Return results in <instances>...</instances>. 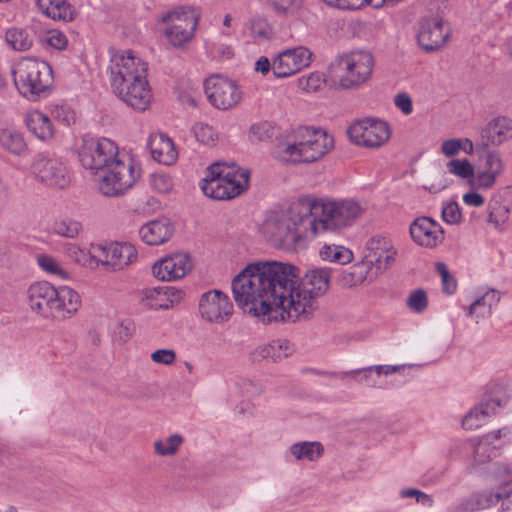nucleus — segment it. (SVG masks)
Here are the masks:
<instances>
[{
  "label": "nucleus",
  "mask_w": 512,
  "mask_h": 512,
  "mask_svg": "<svg viewBox=\"0 0 512 512\" xmlns=\"http://www.w3.org/2000/svg\"><path fill=\"white\" fill-rule=\"evenodd\" d=\"M239 308L262 322L296 321L317 308L323 290H233Z\"/></svg>",
  "instance_id": "f257e3e1"
},
{
  "label": "nucleus",
  "mask_w": 512,
  "mask_h": 512,
  "mask_svg": "<svg viewBox=\"0 0 512 512\" xmlns=\"http://www.w3.org/2000/svg\"><path fill=\"white\" fill-rule=\"evenodd\" d=\"M300 269L275 260L248 263L231 281V288H300Z\"/></svg>",
  "instance_id": "f03ea898"
},
{
  "label": "nucleus",
  "mask_w": 512,
  "mask_h": 512,
  "mask_svg": "<svg viewBox=\"0 0 512 512\" xmlns=\"http://www.w3.org/2000/svg\"><path fill=\"white\" fill-rule=\"evenodd\" d=\"M305 198L294 203L287 215L268 218L263 226L264 233L276 245L298 244L316 237V228L311 221Z\"/></svg>",
  "instance_id": "7ed1b4c3"
},
{
  "label": "nucleus",
  "mask_w": 512,
  "mask_h": 512,
  "mask_svg": "<svg viewBox=\"0 0 512 512\" xmlns=\"http://www.w3.org/2000/svg\"><path fill=\"white\" fill-rule=\"evenodd\" d=\"M250 171L235 163L215 162L207 167L202 180L203 193L214 200H231L249 187Z\"/></svg>",
  "instance_id": "20e7f679"
},
{
  "label": "nucleus",
  "mask_w": 512,
  "mask_h": 512,
  "mask_svg": "<svg viewBox=\"0 0 512 512\" xmlns=\"http://www.w3.org/2000/svg\"><path fill=\"white\" fill-rule=\"evenodd\" d=\"M316 236L325 231H337L351 226L360 218L365 208L353 199L331 201L305 198Z\"/></svg>",
  "instance_id": "39448f33"
},
{
  "label": "nucleus",
  "mask_w": 512,
  "mask_h": 512,
  "mask_svg": "<svg viewBox=\"0 0 512 512\" xmlns=\"http://www.w3.org/2000/svg\"><path fill=\"white\" fill-rule=\"evenodd\" d=\"M374 66L371 52L356 50L335 57L329 65V75L340 89H358L370 80Z\"/></svg>",
  "instance_id": "423d86ee"
},
{
  "label": "nucleus",
  "mask_w": 512,
  "mask_h": 512,
  "mask_svg": "<svg viewBox=\"0 0 512 512\" xmlns=\"http://www.w3.org/2000/svg\"><path fill=\"white\" fill-rule=\"evenodd\" d=\"M334 147V139L325 130L313 127H299L295 140L281 153L283 161L291 163L316 162Z\"/></svg>",
  "instance_id": "0eeeda50"
},
{
  "label": "nucleus",
  "mask_w": 512,
  "mask_h": 512,
  "mask_svg": "<svg viewBox=\"0 0 512 512\" xmlns=\"http://www.w3.org/2000/svg\"><path fill=\"white\" fill-rule=\"evenodd\" d=\"M12 73L17 90L29 100H37L52 85V69L46 61L22 58L16 63Z\"/></svg>",
  "instance_id": "6e6552de"
},
{
  "label": "nucleus",
  "mask_w": 512,
  "mask_h": 512,
  "mask_svg": "<svg viewBox=\"0 0 512 512\" xmlns=\"http://www.w3.org/2000/svg\"><path fill=\"white\" fill-rule=\"evenodd\" d=\"M31 309L45 318H70L81 306L77 290H29Z\"/></svg>",
  "instance_id": "1a4fd4ad"
},
{
  "label": "nucleus",
  "mask_w": 512,
  "mask_h": 512,
  "mask_svg": "<svg viewBox=\"0 0 512 512\" xmlns=\"http://www.w3.org/2000/svg\"><path fill=\"white\" fill-rule=\"evenodd\" d=\"M139 178L140 168L133 159L119 155L103 170L98 187L105 196H119L133 187Z\"/></svg>",
  "instance_id": "9d476101"
},
{
  "label": "nucleus",
  "mask_w": 512,
  "mask_h": 512,
  "mask_svg": "<svg viewBox=\"0 0 512 512\" xmlns=\"http://www.w3.org/2000/svg\"><path fill=\"white\" fill-rule=\"evenodd\" d=\"M30 172L38 183L50 188L64 189L71 182L66 165L48 152H39L33 156Z\"/></svg>",
  "instance_id": "9b49d317"
},
{
  "label": "nucleus",
  "mask_w": 512,
  "mask_h": 512,
  "mask_svg": "<svg viewBox=\"0 0 512 512\" xmlns=\"http://www.w3.org/2000/svg\"><path fill=\"white\" fill-rule=\"evenodd\" d=\"M200 14L192 7L175 8L161 17L166 24L165 36L169 42L180 47L192 40L198 26Z\"/></svg>",
  "instance_id": "f8f14e48"
},
{
  "label": "nucleus",
  "mask_w": 512,
  "mask_h": 512,
  "mask_svg": "<svg viewBox=\"0 0 512 512\" xmlns=\"http://www.w3.org/2000/svg\"><path fill=\"white\" fill-rule=\"evenodd\" d=\"M108 72L113 90L147 75L148 65L131 50H110Z\"/></svg>",
  "instance_id": "ddd939ff"
},
{
  "label": "nucleus",
  "mask_w": 512,
  "mask_h": 512,
  "mask_svg": "<svg viewBox=\"0 0 512 512\" xmlns=\"http://www.w3.org/2000/svg\"><path fill=\"white\" fill-rule=\"evenodd\" d=\"M78 155L85 169L103 171L119 156V151L117 145L108 138L85 137Z\"/></svg>",
  "instance_id": "4468645a"
},
{
  "label": "nucleus",
  "mask_w": 512,
  "mask_h": 512,
  "mask_svg": "<svg viewBox=\"0 0 512 512\" xmlns=\"http://www.w3.org/2000/svg\"><path fill=\"white\" fill-rule=\"evenodd\" d=\"M209 103L218 110H229L242 100L243 91L239 83L222 75H212L204 82Z\"/></svg>",
  "instance_id": "2eb2a0df"
},
{
  "label": "nucleus",
  "mask_w": 512,
  "mask_h": 512,
  "mask_svg": "<svg viewBox=\"0 0 512 512\" xmlns=\"http://www.w3.org/2000/svg\"><path fill=\"white\" fill-rule=\"evenodd\" d=\"M347 134L354 144L376 149L388 142L391 130L387 122L368 117L355 121L348 128Z\"/></svg>",
  "instance_id": "dca6fc26"
},
{
  "label": "nucleus",
  "mask_w": 512,
  "mask_h": 512,
  "mask_svg": "<svg viewBox=\"0 0 512 512\" xmlns=\"http://www.w3.org/2000/svg\"><path fill=\"white\" fill-rule=\"evenodd\" d=\"M477 156L475 177L472 180V189L489 190L505 170V162L500 151L494 149H481Z\"/></svg>",
  "instance_id": "f3484780"
},
{
  "label": "nucleus",
  "mask_w": 512,
  "mask_h": 512,
  "mask_svg": "<svg viewBox=\"0 0 512 512\" xmlns=\"http://www.w3.org/2000/svg\"><path fill=\"white\" fill-rule=\"evenodd\" d=\"M200 318L208 324H224L233 314V303L223 290H207L198 302Z\"/></svg>",
  "instance_id": "a211bd4d"
},
{
  "label": "nucleus",
  "mask_w": 512,
  "mask_h": 512,
  "mask_svg": "<svg viewBox=\"0 0 512 512\" xmlns=\"http://www.w3.org/2000/svg\"><path fill=\"white\" fill-rule=\"evenodd\" d=\"M94 254L98 257V266H106L114 271L124 269L138 258L135 246L128 242L96 244Z\"/></svg>",
  "instance_id": "6ab92c4d"
},
{
  "label": "nucleus",
  "mask_w": 512,
  "mask_h": 512,
  "mask_svg": "<svg viewBox=\"0 0 512 512\" xmlns=\"http://www.w3.org/2000/svg\"><path fill=\"white\" fill-rule=\"evenodd\" d=\"M312 57L313 53L304 46L286 49L273 59L272 73L277 78L292 76L308 67Z\"/></svg>",
  "instance_id": "aec40b11"
},
{
  "label": "nucleus",
  "mask_w": 512,
  "mask_h": 512,
  "mask_svg": "<svg viewBox=\"0 0 512 512\" xmlns=\"http://www.w3.org/2000/svg\"><path fill=\"white\" fill-rule=\"evenodd\" d=\"M451 35L449 25L440 17H430L420 22L417 40L426 52L443 48Z\"/></svg>",
  "instance_id": "412c9836"
},
{
  "label": "nucleus",
  "mask_w": 512,
  "mask_h": 512,
  "mask_svg": "<svg viewBox=\"0 0 512 512\" xmlns=\"http://www.w3.org/2000/svg\"><path fill=\"white\" fill-rule=\"evenodd\" d=\"M113 91L125 104L139 112L147 110L152 101L147 75L136 77Z\"/></svg>",
  "instance_id": "4be33fe9"
},
{
  "label": "nucleus",
  "mask_w": 512,
  "mask_h": 512,
  "mask_svg": "<svg viewBox=\"0 0 512 512\" xmlns=\"http://www.w3.org/2000/svg\"><path fill=\"white\" fill-rule=\"evenodd\" d=\"M191 269L190 256L185 253H176L155 262L152 266V274L160 281L173 282L185 277Z\"/></svg>",
  "instance_id": "5701e85b"
},
{
  "label": "nucleus",
  "mask_w": 512,
  "mask_h": 512,
  "mask_svg": "<svg viewBox=\"0 0 512 512\" xmlns=\"http://www.w3.org/2000/svg\"><path fill=\"white\" fill-rule=\"evenodd\" d=\"M409 231L412 240L417 245L426 248L437 247L445 238L442 226L434 219L426 216L416 218L410 224Z\"/></svg>",
  "instance_id": "b1692460"
},
{
  "label": "nucleus",
  "mask_w": 512,
  "mask_h": 512,
  "mask_svg": "<svg viewBox=\"0 0 512 512\" xmlns=\"http://www.w3.org/2000/svg\"><path fill=\"white\" fill-rule=\"evenodd\" d=\"M512 138V119L499 116L490 120L480 130L477 149L498 147Z\"/></svg>",
  "instance_id": "393cba45"
},
{
  "label": "nucleus",
  "mask_w": 512,
  "mask_h": 512,
  "mask_svg": "<svg viewBox=\"0 0 512 512\" xmlns=\"http://www.w3.org/2000/svg\"><path fill=\"white\" fill-rule=\"evenodd\" d=\"M368 254L365 260L371 261V265L379 272L386 270L395 262L396 250L390 239L383 236H374L367 242Z\"/></svg>",
  "instance_id": "a878e982"
},
{
  "label": "nucleus",
  "mask_w": 512,
  "mask_h": 512,
  "mask_svg": "<svg viewBox=\"0 0 512 512\" xmlns=\"http://www.w3.org/2000/svg\"><path fill=\"white\" fill-rule=\"evenodd\" d=\"M184 296V290H141L139 298L149 309H169L179 304Z\"/></svg>",
  "instance_id": "bb28decb"
},
{
  "label": "nucleus",
  "mask_w": 512,
  "mask_h": 512,
  "mask_svg": "<svg viewBox=\"0 0 512 512\" xmlns=\"http://www.w3.org/2000/svg\"><path fill=\"white\" fill-rule=\"evenodd\" d=\"M151 155L155 161L164 165H172L178 158L174 142L166 134H152L148 141Z\"/></svg>",
  "instance_id": "cd10ccee"
},
{
  "label": "nucleus",
  "mask_w": 512,
  "mask_h": 512,
  "mask_svg": "<svg viewBox=\"0 0 512 512\" xmlns=\"http://www.w3.org/2000/svg\"><path fill=\"white\" fill-rule=\"evenodd\" d=\"M174 228L168 219H158L143 225L139 230L141 239L148 245H160L173 235Z\"/></svg>",
  "instance_id": "c85d7f7f"
},
{
  "label": "nucleus",
  "mask_w": 512,
  "mask_h": 512,
  "mask_svg": "<svg viewBox=\"0 0 512 512\" xmlns=\"http://www.w3.org/2000/svg\"><path fill=\"white\" fill-rule=\"evenodd\" d=\"M498 403L489 399L475 405L463 418L462 427L466 430H476L488 422L495 413Z\"/></svg>",
  "instance_id": "c756f323"
},
{
  "label": "nucleus",
  "mask_w": 512,
  "mask_h": 512,
  "mask_svg": "<svg viewBox=\"0 0 512 512\" xmlns=\"http://www.w3.org/2000/svg\"><path fill=\"white\" fill-rule=\"evenodd\" d=\"M380 272L371 265V261L363 259L355 263L349 268V271L344 274V282L346 285L360 286L369 285L371 281L378 276Z\"/></svg>",
  "instance_id": "7c9ffc66"
},
{
  "label": "nucleus",
  "mask_w": 512,
  "mask_h": 512,
  "mask_svg": "<svg viewBox=\"0 0 512 512\" xmlns=\"http://www.w3.org/2000/svg\"><path fill=\"white\" fill-rule=\"evenodd\" d=\"M28 130L41 141H48L54 136V127L50 118L39 110H33L26 115Z\"/></svg>",
  "instance_id": "2f4dec72"
},
{
  "label": "nucleus",
  "mask_w": 512,
  "mask_h": 512,
  "mask_svg": "<svg viewBox=\"0 0 512 512\" xmlns=\"http://www.w3.org/2000/svg\"><path fill=\"white\" fill-rule=\"evenodd\" d=\"M0 146L6 152L19 157L25 156L28 151L23 133L12 128L0 130Z\"/></svg>",
  "instance_id": "473e14b6"
},
{
  "label": "nucleus",
  "mask_w": 512,
  "mask_h": 512,
  "mask_svg": "<svg viewBox=\"0 0 512 512\" xmlns=\"http://www.w3.org/2000/svg\"><path fill=\"white\" fill-rule=\"evenodd\" d=\"M44 15L53 20L72 21L74 9L67 0H36Z\"/></svg>",
  "instance_id": "72a5a7b5"
},
{
  "label": "nucleus",
  "mask_w": 512,
  "mask_h": 512,
  "mask_svg": "<svg viewBox=\"0 0 512 512\" xmlns=\"http://www.w3.org/2000/svg\"><path fill=\"white\" fill-rule=\"evenodd\" d=\"M499 301L497 290H486L481 296H477L469 307L468 314L476 321L490 314L493 304Z\"/></svg>",
  "instance_id": "f704fd0d"
},
{
  "label": "nucleus",
  "mask_w": 512,
  "mask_h": 512,
  "mask_svg": "<svg viewBox=\"0 0 512 512\" xmlns=\"http://www.w3.org/2000/svg\"><path fill=\"white\" fill-rule=\"evenodd\" d=\"M135 324L130 319H114L108 324V333L113 343L123 345L127 343L135 333Z\"/></svg>",
  "instance_id": "c9c22d12"
},
{
  "label": "nucleus",
  "mask_w": 512,
  "mask_h": 512,
  "mask_svg": "<svg viewBox=\"0 0 512 512\" xmlns=\"http://www.w3.org/2000/svg\"><path fill=\"white\" fill-rule=\"evenodd\" d=\"M184 443V437L178 433L158 438L153 442V452L158 457H174Z\"/></svg>",
  "instance_id": "e433bc0d"
},
{
  "label": "nucleus",
  "mask_w": 512,
  "mask_h": 512,
  "mask_svg": "<svg viewBox=\"0 0 512 512\" xmlns=\"http://www.w3.org/2000/svg\"><path fill=\"white\" fill-rule=\"evenodd\" d=\"M290 453L296 460L316 461L324 453V447L320 442H298L290 447Z\"/></svg>",
  "instance_id": "4c0bfd02"
},
{
  "label": "nucleus",
  "mask_w": 512,
  "mask_h": 512,
  "mask_svg": "<svg viewBox=\"0 0 512 512\" xmlns=\"http://www.w3.org/2000/svg\"><path fill=\"white\" fill-rule=\"evenodd\" d=\"M92 244L89 250H84L75 244H67L65 246L66 255L74 262L90 268L98 267V257L94 254V246Z\"/></svg>",
  "instance_id": "58836bf2"
},
{
  "label": "nucleus",
  "mask_w": 512,
  "mask_h": 512,
  "mask_svg": "<svg viewBox=\"0 0 512 512\" xmlns=\"http://www.w3.org/2000/svg\"><path fill=\"white\" fill-rule=\"evenodd\" d=\"M258 351L261 357L278 361L289 356L293 348L288 340L278 339L260 347Z\"/></svg>",
  "instance_id": "ea45409f"
},
{
  "label": "nucleus",
  "mask_w": 512,
  "mask_h": 512,
  "mask_svg": "<svg viewBox=\"0 0 512 512\" xmlns=\"http://www.w3.org/2000/svg\"><path fill=\"white\" fill-rule=\"evenodd\" d=\"M446 170L449 174L467 180L472 188V180L475 177V166L467 159H451L446 163Z\"/></svg>",
  "instance_id": "a19ab883"
},
{
  "label": "nucleus",
  "mask_w": 512,
  "mask_h": 512,
  "mask_svg": "<svg viewBox=\"0 0 512 512\" xmlns=\"http://www.w3.org/2000/svg\"><path fill=\"white\" fill-rule=\"evenodd\" d=\"M6 43L15 51H27L33 44V39L24 28H10L5 33Z\"/></svg>",
  "instance_id": "79ce46f5"
},
{
  "label": "nucleus",
  "mask_w": 512,
  "mask_h": 512,
  "mask_svg": "<svg viewBox=\"0 0 512 512\" xmlns=\"http://www.w3.org/2000/svg\"><path fill=\"white\" fill-rule=\"evenodd\" d=\"M303 286H312L313 288H327L331 281V272L327 268H315L308 270L300 278Z\"/></svg>",
  "instance_id": "37998d69"
},
{
  "label": "nucleus",
  "mask_w": 512,
  "mask_h": 512,
  "mask_svg": "<svg viewBox=\"0 0 512 512\" xmlns=\"http://www.w3.org/2000/svg\"><path fill=\"white\" fill-rule=\"evenodd\" d=\"M320 256L325 261L336 262L340 264H347L351 262L353 256L352 252L342 246H324L320 250Z\"/></svg>",
  "instance_id": "c03bdc74"
},
{
  "label": "nucleus",
  "mask_w": 512,
  "mask_h": 512,
  "mask_svg": "<svg viewBox=\"0 0 512 512\" xmlns=\"http://www.w3.org/2000/svg\"><path fill=\"white\" fill-rule=\"evenodd\" d=\"M38 266L46 273L57 276L60 279H68L69 273L62 268L59 262L47 254H38L36 256Z\"/></svg>",
  "instance_id": "a18cd8bd"
},
{
  "label": "nucleus",
  "mask_w": 512,
  "mask_h": 512,
  "mask_svg": "<svg viewBox=\"0 0 512 512\" xmlns=\"http://www.w3.org/2000/svg\"><path fill=\"white\" fill-rule=\"evenodd\" d=\"M326 83L322 72H312L297 79V86L308 93L320 91Z\"/></svg>",
  "instance_id": "49530a36"
},
{
  "label": "nucleus",
  "mask_w": 512,
  "mask_h": 512,
  "mask_svg": "<svg viewBox=\"0 0 512 512\" xmlns=\"http://www.w3.org/2000/svg\"><path fill=\"white\" fill-rule=\"evenodd\" d=\"M192 132L196 140L201 144L213 146L218 141L217 131L207 123H195L192 127Z\"/></svg>",
  "instance_id": "de8ad7c7"
},
{
  "label": "nucleus",
  "mask_w": 512,
  "mask_h": 512,
  "mask_svg": "<svg viewBox=\"0 0 512 512\" xmlns=\"http://www.w3.org/2000/svg\"><path fill=\"white\" fill-rule=\"evenodd\" d=\"M509 209L499 201H490L488 204V222L499 227L508 220Z\"/></svg>",
  "instance_id": "09e8293b"
},
{
  "label": "nucleus",
  "mask_w": 512,
  "mask_h": 512,
  "mask_svg": "<svg viewBox=\"0 0 512 512\" xmlns=\"http://www.w3.org/2000/svg\"><path fill=\"white\" fill-rule=\"evenodd\" d=\"M510 493L509 492H490L486 491L481 494H478L474 497L475 499V509L482 510V509H488L492 506H495L499 503L502 499L509 498Z\"/></svg>",
  "instance_id": "8fccbe9b"
},
{
  "label": "nucleus",
  "mask_w": 512,
  "mask_h": 512,
  "mask_svg": "<svg viewBox=\"0 0 512 512\" xmlns=\"http://www.w3.org/2000/svg\"><path fill=\"white\" fill-rule=\"evenodd\" d=\"M52 230L56 235L75 238L81 230V224L74 220H61L54 223Z\"/></svg>",
  "instance_id": "3c124183"
},
{
  "label": "nucleus",
  "mask_w": 512,
  "mask_h": 512,
  "mask_svg": "<svg viewBox=\"0 0 512 512\" xmlns=\"http://www.w3.org/2000/svg\"><path fill=\"white\" fill-rule=\"evenodd\" d=\"M150 185L152 189L160 194H167L173 189V180L166 173H154L150 177Z\"/></svg>",
  "instance_id": "603ef678"
},
{
  "label": "nucleus",
  "mask_w": 512,
  "mask_h": 512,
  "mask_svg": "<svg viewBox=\"0 0 512 512\" xmlns=\"http://www.w3.org/2000/svg\"><path fill=\"white\" fill-rule=\"evenodd\" d=\"M441 216L444 222L450 225L459 224L462 214L457 202L449 201L442 206Z\"/></svg>",
  "instance_id": "864d4df0"
},
{
  "label": "nucleus",
  "mask_w": 512,
  "mask_h": 512,
  "mask_svg": "<svg viewBox=\"0 0 512 512\" xmlns=\"http://www.w3.org/2000/svg\"><path fill=\"white\" fill-rule=\"evenodd\" d=\"M52 114L56 120L66 126H70L71 124L75 123L76 120V114L74 110L66 104L56 105L53 108Z\"/></svg>",
  "instance_id": "5fc2aeb1"
},
{
  "label": "nucleus",
  "mask_w": 512,
  "mask_h": 512,
  "mask_svg": "<svg viewBox=\"0 0 512 512\" xmlns=\"http://www.w3.org/2000/svg\"><path fill=\"white\" fill-rule=\"evenodd\" d=\"M44 41L47 45L56 50H64L68 45L66 35L56 29L49 30L45 35Z\"/></svg>",
  "instance_id": "6e6d98bb"
},
{
  "label": "nucleus",
  "mask_w": 512,
  "mask_h": 512,
  "mask_svg": "<svg viewBox=\"0 0 512 512\" xmlns=\"http://www.w3.org/2000/svg\"><path fill=\"white\" fill-rule=\"evenodd\" d=\"M152 362L159 365L169 366L176 360V352L173 349H157L150 355Z\"/></svg>",
  "instance_id": "4d7b16f0"
},
{
  "label": "nucleus",
  "mask_w": 512,
  "mask_h": 512,
  "mask_svg": "<svg viewBox=\"0 0 512 512\" xmlns=\"http://www.w3.org/2000/svg\"><path fill=\"white\" fill-rule=\"evenodd\" d=\"M272 126L268 122H260L251 126L249 131L250 139L263 141L272 136Z\"/></svg>",
  "instance_id": "13d9d810"
},
{
  "label": "nucleus",
  "mask_w": 512,
  "mask_h": 512,
  "mask_svg": "<svg viewBox=\"0 0 512 512\" xmlns=\"http://www.w3.org/2000/svg\"><path fill=\"white\" fill-rule=\"evenodd\" d=\"M401 369V366L397 365H375L370 366L362 369H356L346 372L345 374H353L358 372H365V373H371L372 371H375L377 375H391L393 373L398 372Z\"/></svg>",
  "instance_id": "bf43d9fd"
},
{
  "label": "nucleus",
  "mask_w": 512,
  "mask_h": 512,
  "mask_svg": "<svg viewBox=\"0 0 512 512\" xmlns=\"http://www.w3.org/2000/svg\"><path fill=\"white\" fill-rule=\"evenodd\" d=\"M366 3L376 6V0H331L327 4L340 9L355 10L361 8Z\"/></svg>",
  "instance_id": "052dcab7"
},
{
  "label": "nucleus",
  "mask_w": 512,
  "mask_h": 512,
  "mask_svg": "<svg viewBox=\"0 0 512 512\" xmlns=\"http://www.w3.org/2000/svg\"><path fill=\"white\" fill-rule=\"evenodd\" d=\"M436 272L439 274L442 280L444 288H455L457 281L455 277L449 272V269L445 263L439 262L435 266Z\"/></svg>",
  "instance_id": "680f3d73"
},
{
  "label": "nucleus",
  "mask_w": 512,
  "mask_h": 512,
  "mask_svg": "<svg viewBox=\"0 0 512 512\" xmlns=\"http://www.w3.org/2000/svg\"><path fill=\"white\" fill-rule=\"evenodd\" d=\"M440 151L444 156L448 158L455 157L456 155H458L459 152L461 151V146L460 143L458 142V138H452L443 141L440 147Z\"/></svg>",
  "instance_id": "e2e57ef3"
},
{
  "label": "nucleus",
  "mask_w": 512,
  "mask_h": 512,
  "mask_svg": "<svg viewBox=\"0 0 512 512\" xmlns=\"http://www.w3.org/2000/svg\"><path fill=\"white\" fill-rule=\"evenodd\" d=\"M394 103L405 115H409L413 111L412 99L407 93L397 94Z\"/></svg>",
  "instance_id": "0e129e2a"
},
{
  "label": "nucleus",
  "mask_w": 512,
  "mask_h": 512,
  "mask_svg": "<svg viewBox=\"0 0 512 512\" xmlns=\"http://www.w3.org/2000/svg\"><path fill=\"white\" fill-rule=\"evenodd\" d=\"M301 0H267L268 4L277 12L285 13L297 7Z\"/></svg>",
  "instance_id": "69168bd1"
},
{
  "label": "nucleus",
  "mask_w": 512,
  "mask_h": 512,
  "mask_svg": "<svg viewBox=\"0 0 512 512\" xmlns=\"http://www.w3.org/2000/svg\"><path fill=\"white\" fill-rule=\"evenodd\" d=\"M424 293L425 290H414L407 298V306L412 312H421V299L423 298Z\"/></svg>",
  "instance_id": "338daca9"
},
{
  "label": "nucleus",
  "mask_w": 512,
  "mask_h": 512,
  "mask_svg": "<svg viewBox=\"0 0 512 512\" xmlns=\"http://www.w3.org/2000/svg\"><path fill=\"white\" fill-rule=\"evenodd\" d=\"M487 438L491 441L503 440L504 442H512V427H503L501 429L490 432Z\"/></svg>",
  "instance_id": "774afa93"
}]
</instances>
